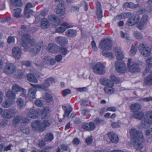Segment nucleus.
<instances>
[{"instance_id": "59", "label": "nucleus", "mask_w": 152, "mask_h": 152, "mask_svg": "<svg viewBox=\"0 0 152 152\" xmlns=\"http://www.w3.org/2000/svg\"><path fill=\"white\" fill-rule=\"evenodd\" d=\"M64 2L61 1V3H59L57 6L56 8H59L61 10H65L64 6Z\"/></svg>"}, {"instance_id": "19", "label": "nucleus", "mask_w": 152, "mask_h": 152, "mask_svg": "<svg viewBox=\"0 0 152 152\" xmlns=\"http://www.w3.org/2000/svg\"><path fill=\"white\" fill-rule=\"evenodd\" d=\"M47 50L49 52L55 53L58 51V46L56 44L50 43L48 44L47 48Z\"/></svg>"}, {"instance_id": "12", "label": "nucleus", "mask_w": 152, "mask_h": 152, "mask_svg": "<svg viewBox=\"0 0 152 152\" xmlns=\"http://www.w3.org/2000/svg\"><path fill=\"white\" fill-rule=\"evenodd\" d=\"M128 66L129 71L131 72H135L140 71L138 65L135 63H132L131 59L128 60Z\"/></svg>"}, {"instance_id": "52", "label": "nucleus", "mask_w": 152, "mask_h": 152, "mask_svg": "<svg viewBox=\"0 0 152 152\" xmlns=\"http://www.w3.org/2000/svg\"><path fill=\"white\" fill-rule=\"evenodd\" d=\"M140 7V5L139 4H134V3L129 2V8L131 9H134L137 7Z\"/></svg>"}, {"instance_id": "50", "label": "nucleus", "mask_w": 152, "mask_h": 152, "mask_svg": "<svg viewBox=\"0 0 152 152\" xmlns=\"http://www.w3.org/2000/svg\"><path fill=\"white\" fill-rule=\"evenodd\" d=\"M137 50V47L134 45H132L130 51V54L132 56L134 55L136 53Z\"/></svg>"}, {"instance_id": "7", "label": "nucleus", "mask_w": 152, "mask_h": 152, "mask_svg": "<svg viewBox=\"0 0 152 152\" xmlns=\"http://www.w3.org/2000/svg\"><path fill=\"white\" fill-rule=\"evenodd\" d=\"M115 67L116 71L119 73H123L126 71V66L123 61H116L115 63Z\"/></svg>"}, {"instance_id": "16", "label": "nucleus", "mask_w": 152, "mask_h": 152, "mask_svg": "<svg viewBox=\"0 0 152 152\" xmlns=\"http://www.w3.org/2000/svg\"><path fill=\"white\" fill-rule=\"evenodd\" d=\"M38 111L34 109H30L27 113V115L29 118L35 119L38 117Z\"/></svg>"}, {"instance_id": "17", "label": "nucleus", "mask_w": 152, "mask_h": 152, "mask_svg": "<svg viewBox=\"0 0 152 152\" xmlns=\"http://www.w3.org/2000/svg\"><path fill=\"white\" fill-rule=\"evenodd\" d=\"M139 20V17L138 15L133 16L128 20L127 24L128 26H132L137 23Z\"/></svg>"}, {"instance_id": "53", "label": "nucleus", "mask_w": 152, "mask_h": 152, "mask_svg": "<svg viewBox=\"0 0 152 152\" xmlns=\"http://www.w3.org/2000/svg\"><path fill=\"white\" fill-rule=\"evenodd\" d=\"M111 80L116 83H118L120 82V79L116 77L114 75H112L110 77Z\"/></svg>"}, {"instance_id": "35", "label": "nucleus", "mask_w": 152, "mask_h": 152, "mask_svg": "<svg viewBox=\"0 0 152 152\" xmlns=\"http://www.w3.org/2000/svg\"><path fill=\"white\" fill-rule=\"evenodd\" d=\"M113 86H108L104 87V90L105 93L108 94H112L114 93V89L113 88Z\"/></svg>"}, {"instance_id": "62", "label": "nucleus", "mask_w": 152, "mask_h": 152, "mask_svg": "<svg viewBox=\"0 0 152 152\" xmlns=\"http://www.w3.org/2000/svg\"><path fill=\"white\" fill-rule=\"evenodd\" d=\"M92 140L93 138L92 136H91L86 138V141L87 144L90 145L91 144Z\"/></svg>"}, {"instance_id": "4", "label": "nucleus", "mask_w": 152, "mask_h": 152, "mask_svg": "<svg viewBox=\"0 0 152 152\" xmlns=\"http://www.w3.org/2000/svg\"><path fill=\"white\" fill-rule=\"evenodd\" d=\"M112 46V41L109 39L107 38L101 41L99 47L102 50H109L111 49Z\"/></svg>"}, {"instance_id": "44", "label": "nucleus", "mask_w": 152, "mask_h": 152, "mask_svg": "<svg viewBox=\"0 0 152 152\" xmlns=\"http://www.w3.org/2000/svg\"><path fill=\"white\" fill-rule=\"evenodd\" d=\"M36 90L32 88L30 89L28 91V96L34 99L35 98V94Z\"/></svg>"}, {"instance_id": "47", "label": "nucleus", "mask_w": 152, "mask_h": 152, "mask_svg": "<svg viewBox=\"0 0 152 152\" xmlns=\"http://www.w3.org/2000/svg\"><path fill=\"white\" fill-rule=\"evenodd\" d=\"M53 138V135L51 133H47L45 136V140L46 141H50Z\"/></svg>"}, {"instance_id": "61", "label": "nucleus", "mask_w": 152, "mask_h": 152, "mask_svg": "<svg viewBox=\"0 0 152 152\" xmlns=\"http://www.w3.org/2000/svg\"><path fill=\"white\" fill-rule=\"evenodd\" d=\"M148 65L150 67L152 66V57L149 58L146 61Z\"/></svg>"}, {"instance_id": "2", "label": "nucleus", "mask_w": 152, "mask_h": 152, "mask_svg": "<svg viewBox=\"0 0 152 152\" xmlns=\"http://www.w3.org/2000/svg\"><path fill=\"white\" fill-rule=\"evenodd\" d=\"M130 133L133 138V144L135 148L137 150L141 149L143 146L142 143L144 141L142 133L134 129H131Z\"/></svg>"}, {"instance_id": "23", "label": "nucleus", "mask_w": 152, "mask_h": 152, "mask_svg": "<svg viewBox=\"0 0 152 152\" xmlns=\"http://www.w3.org/2000/svg\"><path fill=\"white\" fill-rule=\"evenodd\" d=\"M99 81L101 84L104 86H114L113 83L110 80L105 78H100Z\"/></svg>"}, {"instance_id": "30", "label": "nucleus", "mask_w": 152, "mask_h": 152, "mask_svg": "<svg viewBox=\"0 0 152 152\" xmlns=\"http://www.w3.org/2000/svg\"><path fill=\"white\" fill-rule=\"evenodd\" d=\"M70 26L69 24L64 22L63 23L60 27L56 29L57 32L58 33H62L64 32L66 28H70Z\"/></svg>"}, {"instance_id": "8", "label": "nucleus", "mask_w": 152, "mask_h": 152, "mask_svg": "<svg viewBox=\"0 0 152 152\" xmlns=\"http://www.w3.org/2000/svg\"><path fill=\"white\" fill-rule=\"evenodd\" d=\"M149 21L148 16L146 14L143 15L139 23L137 24V28L140 30L143 29Z\"/></svg>"}, {"instance_id": "31", "label": "nucleus", "mask_w": 152, "mask_h": 152, "mask_svg": "<svg viewBox=\"0 0 152 152\" xmlns=\"http://www.w3.org/2000/svg\"><path fill=\"white\" fill-rule=\"evenodd\" d=\"M50 109L48 107L44 108L42 112V118L44 119L48 117L50 113Z\"/></svg>"}, {"instance_id": "32", "label": "nucleus", "mask_w": 152, "mask_h": 152, "mask_svg": "<svg viewBox=\"0 0 152 152\" xmlns=\"http://www.w3.org/2000/svg\"><path fill=\"white\" fill-rule=\"evenodd\" d=\"M50 26V24L45 18H43L42 20L41 23V26L43 29H46L48 28Z\"/></svg>"}, {"instance_id": "63", "label": "nucleus", "mask_w": 152, "mask_h": 152, "mask_svg": "<svg viewBox=\"0 0 152 152\" xmlns=\"http://www.w3.org/2000/svg\"><path fill=\"white\" fill-rule=\"evenodd\" d=\"M121 36V38H126V39H128L129 37L128 36L127 34H125L123 31H121L120 32Z\"/></svg>"}, {"instance_id": "11", "label": "nucleus", "mask_w": 152, "mask_h": 152, "mask_svg": "<svg viewBox=\"0 0 152 152\" xmlns=\"http://www.w3.org/2000/svg\"><path fill=\"white\" fill-rule=\"evenodd\" d=\"M16 69L15 66L12 63L7 64L5 66L4 72L7 75H10L14 72Z\"/></svg>"}, {"instance_id": "20", "label": "nucleus", "mask_w": 152, "mask_h": 152, "mask_svg": "<svg viewBox=\"0 0 152 152\" xmlns=\"http://www.w3.org/2000/svg\"><path fill=\"white\" fill-rule=\"evenodd\" d=\"M15 102L14 100L13 99H6L1 104V106L5 108L10 107Z\"/></svg>"}, {"instance_id": "48", "label": "nucleus", "mask_w": 152, "mask_h": 152, "mask_svg": "<svg viewBox=\"0 0 152 152\" xmlns=\"http://www.w3.org/2000/svg\"><path fill=\"white\" fill-rule=\"evenodd\" d=\"M17 77L19 79L23 78L25 77L24 72L20 70H18L16 74Z\"/></svg>"}, {"instance_id": "34", "label": "nucleus", "mask_w": 152, "mask_h": 152, "mask_svg": "<svg viewBox=\"0 0 152 152\" xmlns=\"http://www.w3.org/2000/svg\"><path fill=\"white\" fill-rule=\"evenodd\" d=\"M144 116V113L141 111H136L134 112V117L139 120H141Z\"/></svg>"}, {"instance_id": "24", "label": "nucleus", "mask_w": 152, "mask_h": 152, "mask_svg": "<svg viewBox=\"0 0 152 152\" xmlns=\"http://www.w3.org/2000/svg\"><path fill=\"white\" fill-rule=\"evenodd\" d=\"M62 108L64 111V113L63 115L64 117H65L67 116L69 118V115L73 110L72 107L69 105H68L67 106H63Z\"/></svg>"}, {"instance_id": "6", "label": "nucleus", "mask_w": 152, "mask_h": 152, "mask_svg": "<svg viewBox=\"0 0 152 152\" xmlns=\"http://www.w3.org/2000/svg\"><path fill=\"white\" fill-rule=\"evenodd\" d=\"M105 68V66L102 63L98 62L93 67V70L96 74L103 75L106 72Z\"/></svg>"}, {"instance_id": "29", "label": "nucleus", "mask_w": 152, "mask_h": 152, "mask_svg": "<svg viewBox=\"0 0 152 152\" xmlns=\"http://www.w3.org/2000/svg\"><path fill=\"white\" fill-rule=\"evenodd\" d=\"M115 55L118 60H121L124 58V55L121 49L120 48L116 47L114 49Z\"/></svg>"}, {"instance_id": "36", "label": "nucleus", "mask_w": 152, "mask_h": 152, "mask_svg": "<svg viewBox=\"0 0 152 152\" xmlns=\"http://www.w3.org/2000/svg\"><path fill=\"white\" fill-rule=\"evenodd\" d=\"M16 102L20 109L23 108L26 105V103L24 100L21 98H19L18 99Z\"/></svg>"}, {"instance_id": "3", "label": "nucleus", "mask_w": 152, "mask_h": 152, "mask_svg": "<svg viewBox=\"0 0 152 152\" xmlns=\"http://www.w3.org/2000/svg\"><path fill=\"white\" fill-rule=\"evenodd\" d=\"M149 124H152V111H148L146 113L145 117L144 118V122L140 125L139 129L145 128Z\"/></svg>"}, {"instance_id": "13", "label": "nucleus", "mask_w": 152, "mask_h": 152, "mask_svg": "<svg viewBox=\"0 0 152 152\" xmlns=\"http://www.w3.org/2000/svg\"><path fill=\"white\" fill-rule=\"evenodd\" d=\"M95 124L93 122H90L89 124L87 123H83L82 125V127L86 131L93 130L95 129Z\"/></svg>"}, {"instance_id": "27", "label": "nucleus", "mask_w": 152, "mask_h": 152, "mask_svg": "<svg viewBox=\"0 0 152 152\" xmlns=\"http://www.w3.org/2000/svg\"><path fill=\"white\" fill-rule=\"evenodd\" d=\"M31 126L35 130H38L40 132H43L39 130V129L42 127L41 123L40 121L37 120L33 122L31 124Z\"/></svg>"}, {"instance_id": "45", "label": "nucleus", "mask_w": 152, "mask_h": 152, "mask_svg": "<svg viewBox=\"0 0 152 152\" xmlns=\"http://www.w3.org/2000/svg\"><path fill=\"white\" fill-rule=\"evenodd\" d=\"M6 97L8 98L9 99H13L14 100L15 98V94L13 93L12 91H8L7 93Z\"/></svg>"}, {"instance_id": "18", "label": "nucleus", "mask_w": 152, "mask_h": 152, "mask_svg": "<svg viewBox=\"0 0 152 152\" xmlns=\"http://www.w3.org/2000/svg\"><path fill=\"white\" fill-rule=\"evenodd\" d=\"M23 119V116L19 115L16 116L13 118L12 121V125L15 127H17L19 124Z\"/></svg>"}, {"instance_id": "39", "label": "nucleus", "mask_w": 152, "mask_h": 152, "mask_svg": "<svg viewBox=\"0 0 152 152\" xmlns=\"http://www.w3.org/2000/svg\"><path fill=\"white\" fill-rule=\"evenodd\" d=\"M76 31L73 29H69L66 32V34L69 37H74L76 36Z\"/></svg>"}, {"instance_id": "56", "label": "nucleus", "mask_w": 152, "mask_h": 152, "mask_svg": "<svg viewBox=\"0 0 152 152\" xmlns=\"http://www.w3.org/2000/svg\"><path fill=\"white\" fill-rule=\"evenodd\" d=\"M71 92V90L69 89H66L62 91V94L64 96L70 94Z\"/></svg>"}, {"instance_id": "33", "label": "nucleus", "mask_w": 152, "mask_h": 152, "mask_svg": "<svg viewBox=\"0 0 152 152\" xmlns=\"http://www.w3.org/2000/svg\"><path fill=\"white\" fill-rule=\"evenodd\" d=\"M130 109L132 110L134 112L141 110V105L139 103H135L131 105L130 106Z\"/></svg>"}, {"instance_id": "41", "label": "nucleus", "mask_w": 152, "mask_h": 152, "mask_svg": "<svg viewBox=\"0 0 152 152\" xmlns=\"http://www.w3.org/2000/svg\"><path fill=\"white\" fill-rule=\"evenodd\" d=\"M145 83L146 85L152 84V73L145 78Z\"/></svg>"}, {"instance_id": "46", "label": "nucleus", "mask_w": 152, "mask_h": 152, "mask_svg": "<svg viewBox=\"0 0 152 152\" xmlns=\"http://www.w3.org/2000/svg\"><path fill=\"white\" fill-rule=\"evenodd\" d=\"M45 100L48 102H51L53 99V98L51 95L48 93H45L44 97Z\"/></svg>"}, {"instance_id": "37", "label": "nucleus", "mask_w": 152, "mask_h": 152, "mask_svg": "<svg viewBox=\"0 0 152 152\" xmlns=\"http://www.w3.org/2000/svg\"><path fill=\"white\" fill-rule=\"evenodd\" d=\"M27 77L28 80L29 81L34 83H37L38 80L33 74L31 73L28 74L27 75Z\"/></svg>"}, {"instance_id": "43", "label": "nucleus", "mask_w": 152, "mask_h": 152, "mask_svg": "<svg viewBox=\"0 0 152 152\" xmlns=\"http://www.w3.org/2000/svg\"><path fill=\"white\" fill-rule=\"evenodd\" d=\"M15 12L14 14V16L16 18H18L21 17V9L20 8H17L14 10Z\"/></svg>"}, {"instance_id": "40", "label": "nucleus", "mask_w": 152, "mask_h": 152, "mask_svg": "<svg viewBox=\"0 0 152 152\" xmlns=\"http://www.w3.org/2000/svg\"><path fill=\"white\" fill-rule=\"evenodd\" d=\"M12 5L15 7H20L22 5L21 0H10Z\"/></svg>"}, {"instance_id": "21", "label": "nucleus", "mask_w": 152, "mask_h": 152, "mask_svg": "<svg viewBox=\"0 0 152 152\" xmlns=\"http://www.w3.org/2000/svg\"><path fill=\"white\" fill-rule=\"evenodd\" d=\"M12 54L15 58L19 59L20 58L21 51L20 49L18 47H15L12 49Z\"/></svg>"}, {"instance_id": "38", "label": "nucleus", "mask_w": 152, "mask_h": 152, "mask_svg": "<svg viewBox=\"0 0 152 152\" xmlns=\"http://www.w3.org/2000/svg\"><path fill=\"white\" fill-rule=\"evenodd\" d=\"M129 14L128 13H122L120 15L116 16L114 18V20H121L127 18L128 17Z\"/></svg>"}, {"instance_id": "58", "label": "nucleus", "mask_w": 152, "mask_h": 152, "mask_svg": "<svg viewBox=\"0 0 152 152\" xmlns=\"http://www.w3.org/2000/svg\"><path fill=\"white\" fill-rule=\"evenodd\" d=\"M35 105L38 107H41L43 105L42 102V100L37 99L35 101Z\"/></svg>"}, {"instance_id": "54", "label": "nucleus", "mask_w": 152, "mask_h": 152, "mask_svg": "<svg viewBox=\"0 0 152 152\" xmlns=\"http://www.w3.org/2000/svg\"><path fill=\"white\" fill-rule=\"evenodd\" d=\"M60 52L62 54L65 55L68 52V50L66 48L64 47H61L59 50Z\"/></svg>"}, {"instance_id": "14", "label": "nucleus", "mask_w": 152, "mask_h": 152, "mask_svg": "<svg viewBox=\"0 0 152 152\" xmlns=\"http://www.w3.org/2000/svg\"><path fill=\"white\" fill-rule=\"evenodd\" d=\"M49 20L51 22L52 24L55 26L58 25L60 23L59 18L54 15H52L49 16Z\"/></svg>"}, {"instance_id": "55", "label": "nucleus", "mask_w": 152, "mask_h": 152, "mask_svg": "<svg viewBox=\"0 0 152 152\" xmlns=\"http://www.w3.org/2000/svg\"><path fill=\"white\" fill-rule=\"evenodd\" d=\"M111 126L114 128H118L120 127V124L118 122H112L111 124Z\"/></svg>"}, {"instance_id": "9", "label": "nucleus", "mask_w": 152, "mask_h": 152, "mask_svg": "<svg viewBox=\"0 0 152 152\" xmlns=\"http://www.w3.org/2000/svg\"><path fill=\"white\" fill-rule=\"evenodd\" d=\"M31 86L35 89H38L40 90L46 91L50 86V83L46 80L42 84L34 85L31 83Z\"/></svg>"}, {"instance_id": "57", "label": "nucleus", "mask_w": 152, "mask_h": 152, "mask_svg": "<svg viewBox=\"0 0 152 152\" xmlns=\"http://www.w3.org/2000/svg\"><path fill=\"white\" fill-rule=\"evenodd\" d=\"M21 64L27 67H29L31 65V63L29 61H23L21 62Z\"/></svg>"}, {"instance_id": "49", "label": "nucleus", "mask_w": 152, "mask_h": 152, "mask_svg": "<svg viewBox=\"0 0 152 152\" xmlns=\"http://www.w3.org/2000/svg\"><path fill=\"white\" fill-rule=\"evenodd\" d=\"M134 37L140 40L143 38L142 34L139 32L134 31Z\"/></svg>"}, {"instance_id": "60", "label": "nucleus", "mask_w": 152, "mask_h": 152, "mask_svg": "<svg viewBox=\"0 0 152 152\" xmlns=\"http://www.w3.org/2000/svg\"><path fill=\"white\" fill-rule=\"evenodd\" d=\"M50 58L49 56L45 57L43 59V61L46 64H49L50 62Z\"/></svg>"}, {"instance_id": "28", "label": "nucleus", "mask_w": 152, "mask_h": 152, "mask_svg": "<svg viewBox=\"0 0 152 152\" xmlns=\"http://www.w3.org/2000/svg\"><path fill=\"white\" fill-rule=\"evenodd\" d=\"M108 136L112 142L116 143L118 142L119 138L116 134L113 133L109 132L108 133Z\"/></svg>"}, {"instance_id": "42", "label": "nucleus", "mask_w": 152, "mask_h": 152, "mask_svg": "<svg viewBox=\"0 0 152 152\" xmlns=\"http://www.w3.org/2000/svg\"><path fill=\"white\" fill-rule=\"evenodd\" d=\"M96 125L103 124H106V121L103 119H101L98 118H94V120Z\"/></svg>"}, {"instance_id": "1", "label": "nucleus", "mask_w": 152, "mask_h": 152, "mask_svg": "<svg viewBox=\"0 0 152 152\" xmlns=\"http://www.w3.org/2000/svg\"><path fill=\"white\" fill-rule=\"evenodd\" d=\"M21 43L22 46L26 49L30 50L37 54L40 51L41 48L43 46V42H39L37 45L34 39H31L30 36L27 34H24L22 36Z\"/></svg>"}, {"instance_id": "10", "label": "nucleus", "mask_w": 152, "mask_h": 152, "mask_svg": "<svg viewBox=\"0 0 152 152\" xmlns=\"http://www.w3.org/2000/svg\"><path fill=\"white\" fill-rule=\"evenodd\" d=\"M16 110L14 109L5 110L3 112L2 116L5 119L10 118L16 114Z\"/></svg>"}, {"instance_id": "22", "label": "nucleus", "mask_w": 152, "mask_h": 152, "mask_svg": "<svg viewBox=\"0 0 152 152\" xmlns=\"http://www.w3.org/2000/svg\"><path fill=\"white\" fill-rule=\"evenodd\" d=\"M53 122L51 120H45L42 123V127L39 129L40 131H44L46 128L49 127L51 125Z\"/></svg>"}, {"instance_id": "64", "label": "nucleus", "mask_w": 152, "mask_h": 152, "mask_svg": "<svg viewBox=\"0 0 152 152\" xmlns=\"http://www.w3.org/2000/svg\"><path fill=\"white\" fill-rule=\"evenodd\" d=\"M22 132L26 134H29L30 131L29 129L27 127L23 128L21 130Z\"/></svg>"}, {"instance_id": "25", "label": "nucleus", "mask_w": 152, "mask_h": 152, "mask_svg": "<svg viewBox=\"0 0 152 152\" xmlns=\"http://www.w3.org/2000/svg\"><path fill=\"white\" fill-rule=\"evenodd\" d=\"M56 41L57 44L61 46H65L68 43L67 39L64 37H57Z\"/></svg>"}, {"instance_id": "15", "label": "nucleus", "mask_w": 152, "mask_h": 152, "mask_svg": "<svg viewBox=\"0 0 152 152\" xmlns=\"http://www.w3.org/2000/svg\"><path fill=\"white\" fill-rule=\"evenodd\" d=\"M12 89L13 91L16 92L21 91L22 92L20 94L21 96H26V90L17 84H14L12 86Z\"/></svg>"}, {"instance_id": "51", "label": "nucleus", "mask_w": 152, "mask_h": 152, "mask_svg": "<svg viewBox=\"0 0 152 152\" xmlns=\"http://www.w3.org/2000/svg\"><path fill=\"white\" fill-rule=\"evenodd\" d=\"M56 12L57 14H59L60 16H63L65 14V10H61L59 8H56Z\"/></svg>"}, {"instance_id": "5", "label": "nucleus", "mask_w": 152, "mask_h": 152, "mask_svg": "<svg viewBox=\"0 0 152 152\" xmlns=\"http://www.w3.org/2000/svg\"><path fill=\"white\" fill-rule=\"evenodd\" d=\"M138 48L140 53L142 55L145 57L150 56L151 50L146 45L141 43L139 45Z\"/></svg>"}, {"instance_id": "26", "label": "nucleus", "mask_w": 152, "mask_h": 152, "mask_svg": "<svg viewBox=\"0 0 152 152\" xmlns=\"http://www.w3.org/2000/svg\"><path fill=\"white\" fill-rule=\"evenodd\" d=\"M96 15L99 19H101L102 18V10L101 5L99 1H97L96 5Z\"/></svg>"}]
</instances>
